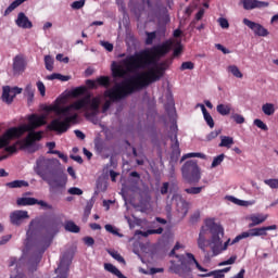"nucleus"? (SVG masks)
<instances>
[{"label": "nucleus", "mask_w": 278, "mask_h": 278, "mask_svg": "<svg viewBox=\"0 0 278 278\" xmlns=\"http://www.w3.org/2000/svg\"><path fill=\"white\" fill-rule=\"evenodd\" d=\"M174 49V55L181 53V41L178 39L168 40L161 46H155L150 50H144L134 55H128L119 63L113 62L111 71L114 79H123L122 83H115L112 89H108L102 98H90L77 100L67 106H49L48 112H54L55 118L49 124V128L58 134L68 131L71 123L77 121L79 110L85 112L87 118L94 125L99 123V106L102 104V114L110 110L112 102L124 99L131 94L138 88L150 86L154 81H160L164 77V64H160V58L166 55L170 49Z\"/></svg>", "instance_id": "f257e3e1"}, {"label": "nucleus", "mask_w": 278, "mask_h": 278, "mask_svg": "<svg viewBox=\"0 0 278 278\" xmlns=\"http://www.w3.org/2000/svg\"><path fill=\"white\" fill-rule=\"evenodd\" d=\"M47 125V115H30L28 117V125L24 124L18 127H11L14 129L15 135L11 137L5 146H0V149H4L7 153H16L18 144H21L24 151L28 153H36L38 151V144L36 140L42 138V132H36L34 129Z\"/></svg>", "instance_id": "f03ea898"}, {"label": "nucleus", "mask_w": 278, "mask_h": 278, "mask_svg": "<svg viewBox=\"0 0 278 278\" xmlns=\"http://www.w3.org/2000/svg\"><path fill=\"white\" fill-rule=\"evenodd\" d=\"M223 238H225L223 226L216 224L214 219H206L205 225L202 226L199 233L198 248L206 257H210L207 247H210L213 256L220 255L223 251H227V247H229V243L231 242L230 239L223 242Z\"/></svg>", "instance_id": "7ed1b4c3"}, {"label": "nucleus", "mask_w": 278, "mask_h": 278, "mask_svg": "<svg viewBox=\"0 0 278 278\" xmlns=\"http://www.w3.org/2000/svg\"><path fill=\"white\" fill-rule=\"evenodd\" d=\"M267 219H268L267 214L256 213V214L250 215L249 217V220H251V223L249 224L250 229L238 235L231 241L230 244H236L240 242V240H244L247 238H264L268 236V231L277 230V225L257 227V225H262L263 223H266ZM253 227H256V228H253Z\"/></svg>", "instance_id": "20e7f679"}, {"label": "nucleus", "mask_w": 278, "mask_h": 278, "mask_svg": "<svg viewBox=\"0 0 278 278\" xmlns=\"http://www.w3.org/2000/svg\"><path fill=\"white\" fill-rule=\"evenodd\" d=\"M176 260L177 261H172V265L169 266L170 273H175V275L188 277L192 268H198L200 273H207V269L203 268L191 253L176 255Z\"/></svg>", "instance_id": "39448f33"}, {"label": "nucleus", "mask_w": 278, "mask_h": 278, "mask_svg": "<svg viewBox=\"0 0 278 278\" xmlns=\"http://www.w3.org/2000/svg\"><path fill=\"white\" fill-rule=\"evenodd\" d=\"M55 233H58V224L53 222L46 224L41 228L40 233L35 240V249L38 251V256L35 261L36 264L40 262L41 253H45V251H47V249H49V247L51 245Z\"/></svg>", "instance_id": "423d86ee"}, {"label": "nucleus", "mask_w": 278, "mask_h": 278, "mask_svg": "<svg viewBox=\"0 0 278 278\" xmlns=\"http://www.w3.org/2000/svg\"><path fill=\"white\" fill-rule=\"evenodd\" d=\"M173 205L178 218H186L188 211L190 210V203H188L181 194L174 193L173 197H167L165 210L168 216H170V213L173 212Z\"/></svg>", "instance_id": "0eeeda50"}, {"label": "nucleus", "mask_w": 278, "mask_h": 278, "mask_svg": "<svg viewBox=\"0 0 278 278\" xmlns=\"http://www.w3.org/2000/svg\"><path fill=\"white\" fill-rule=\"evenodd\" d=\"M181 173L182 179L191 186L201 181V168L194 160L187 161L181 167Z\"/></svg>", "instance_id": "6e6552de"}, {"label": "nucleus", "mask_w": 278, "mask_h": 278, "mask_svg": "<svg viewBox=\"0 0 278 278\" xmlns=\"http://www.w3.org/2000/svg\"><path fill=\"white\" fill-rule=\"evenodd\" d=\"M53 170H55V168L53 167V160L47 159L45 156H40L39 159H37L36 164L34 166V172L41 179Z\"/></svg>", "instance_id": "1a4fd4ad"}, {"label": "nucleus", "mask_w": 278, "mask_h": 278, "mask_svg": "<svg viewBox=\"0 0 278 278\" xmlns=\"http://www.w3.org/2000/svg\"><path fill=\"white\" fill-rule=\"evenodd\" d=\"M42 180L47 181L50 188H64V186H66V178L55 169H52V172L48 173L47 176L42 178Z\"/></svg>", "instance_id": "9d476101"}, {"label": "nucleus", "mask_w": 278, "mask_h": 278, "mask_svg": "<svg viewBox=\"0 0 278 278\" xmlns=\"http://www.w3.org/2000/svg\"><path fill=\"white\" fill-rule=\"evenodd\" d=\"M21 92H23L22 88H11L10 86H5L2 91V101H4V103H12V101H14V97H16V94H21Z\"/></svg>", "instance_id": "9b49d317"}, {"label": "nucleus", "mask_w": 278, "mask_h": 278, "mask_svg": "<svg viewBox=\"0 0 278 278\" xmlns=\"http://www.w3.org/2000/svg\"><path fill=\"white\" fill-rule=\"evenodd\" d=\"M170 131H172V136H170V141H172V154L173 157H179V155L181 154V150H179V140H177V124H173L170 126Z\"/></svg>", "instance_id": "f8f14e48"}, {"label": "nucleus", "mask_w": 278, "mask_h": 278, "mask_svg": "<svg viewBox=\"0 0 278 278\" xmlns=\"http://www.w3.org/2000/svg\"><path fill=\"white\" fill-rule=\"evenodd\" d=\"M243 24L247 25L256 36H268V30L258 23L252 22L249 18H243Z\"/></svg>", "instance_id": "ddd939ff"}, {"label": "nucleus", "mask_w": 278, "mask_h": 278, "mask_svg": "<svg viewBox=\"0 0 278 278\" xmlns=\"http://www.w3.org/2000/svg\"><path fill=\"white\" fill-rule=\"evenodd\" d=\"M29 218V213L27 211H14L10 214V220L12 225L18 227L23 224V220Z\"/></svg>", "instance_id": "4468645a"}, {"label": "nucleus", "mask_w": 278, "mask_h": 278, "mask_svg": "<svg viewBox=\"0 0 278 278\" xmlns=\"http://www.w3.org/2000/svg\"><path fill=\"white\" fill-rule=\"evenodd\" d=\"M15 24L17 25V27H21V29H31V27H34V24L31 23V21H29V17H27V15H25V13L23 12H20L17 14Z\"/></svg>", "instance_id": "2eb2a0df"}, {"label": "nucleus", "mask_w": 278, "mask_h": 278, "mask_svg": "<svg viewBox=\"0 0 278 278\" xmlns=\"http://www.w3.org/2000/svg\"><path fill=\"white\" fill-rule=\"evenodd\" d=\"M244 10H255V8H268V2L257 0H240Z\"/></svg>", "instance_id": "dca6fc26"}, {"label": "nucleus", "mask_w": 278, "mask_h": 278, "mask_svg": "<svg viewBox=\"0 0 278 278\" xmlns=\"http://www.w3.org/2000/svg\"><path fill=\"white\" fill-rule=\"evenodd\" d=\"M13 71L15 74L25 71V58L23 55L18 54L13 59Z\"/></svg>", "instance_id": "f3484780"}, {"label": "nucleus", "mask_w": 278, "mask_h": 278, "mask_svg": "<svg viewBox=\"0 0 278 278\" xmlns=\"http://www.w3.org/2000/svg\"><path fill=\"white\" fill-rule=\"evenodd\" d=\"M13 136H16L15 128L8 129L2 136H0V147H5V144L10 142V138H13Z\"/></svg>", "instance_id": "a211bd4d"}, {"label": "nucleus", "mask_w": 278, "mask_h": 278, "mask_svg": "<svg viewBox=\"0 0 278 278\" xmlns=\"http://www.w3.org/2000/svg\"><path fill=\"white\" fill-rule=\"evenodd\" d=\"M216 110L218 114H220V116H229V114H231V104H218L216 106Z\"/></svg>", "instance_id": "6ab92c4d"}, {"label": "nucleus", "mask_w": 278, "mask_h": 278, "mask_svg": "<svg viewBox=\"0 0 278 278\" xmlns=\"http://www.w3.org/2000/svg\"><path fill=\"white\" fill-rule=\"evenodd\" d=\"M17 205L25 206V205H36L38 200L35 198H18L16 201Z\"/></svg>", "instance_id": "aec40b11"}, {"label": "nucleus", "mask_w": 278, "mask_h": 278, "mask_svg": "<svg viewBox=\"0 0 278 278\" xmlns=\"http://www.w3.org/2000/svg\"><path fill=\"white\" fill-rule=\"evenodd\" d=\"M220 143L219 147H225L226 149H231L233 144V138L229 136H220Z\"/></svg>", "instance_id": "412c9836"}, {"label": "nucleus", "mask_w": 278, "mask_h": 278, "mask_svg": "<svg viewBox=\"0 0 278 278\" xmlns=\"http://www.w3.org/2000/svg\"><path fill=\"white\" fill-rule=\"evenodd\" d=\"M8 188H27L29 182L25 180H14L7 184Z\"/></svg>", "instance_id": "4be33fe9"}, {"label": "nucleus", "mask_w": 278, "mask_h": 278, "mask_svg": "<svg viewBox=\"0 0 278 278\" xmlns=\"http://www.w3.org/2000/svg\"><path fill=\"white\" fill-rule=\"evenodd\" d=\"M46 79H48V81H53V79H59V81H68V79H71V76H64L62 74L54 73L48 75Z\"/></svg>", "instance_id": "5701e85b"}, {"label": "nucleus", "mask_w": 278, "mask_h": 278, "mask_svg": "<svg viewBox=\"0 0 278 278\" xmlns=\"http://www.w3.org/2000/svg\"><path fill=\"white\" fill-rule=\"evenodd\" d=\"M164 232V228L159 227L157 229H150L148 231H137L140 236L143 238H147L148 236H153V233L162 235Z\"/></svg>", "instance_id": "b1692460"}, {"label": "nucleus", "mask_w": 278, "mask_h": 278, "mask_svg": "<svg viewBox=\"0 0 278 278\" xmlns=\"http://www.w3.org/2000/svg\"><path fill=\"white\" fill-rule=\"evenodd\" d=\"M25 1H27V0L13 1L4 11V14H10L11 12H14V10H16V8H18V5H23V3H25Z\"/></svg>", "instance_id": "393cba45"}, {"label": "nucleus", "mask_w": 278, "mask_h": 278, "mask_svg": "<svg viewBox=\"0 0 278 278\" xmlns=\"http://www.w3.org/2000/svg\"><path fill=\"white\" fill-rule=\"evenodd\" d=\"M228 201H231V203H235V205H241L242 207H247L248 205H252L253 203L249 202V201H243L240 199H237L233 195H229L228 197Z\"/></svg>", "instance_id": "a878e982"}, {"label": "nucleus", "mask_w": 278, "mask_h": 278, "mask_svg": "<svg viewBox=\"0 0 278 278\" xmlns=\"http://www.w3.org/2000/svg\"><path fill=\"white\" fill-rule=\"evenodd\" d=\"M262 110L266 116H273L275 114V104L273 103H265L262 106Z\"/></svg>", "instance_id": "bb28decb"}, {"label": "nucleus", "mask_w": 278, "mask_h": 278, "mask_svg": "<svg viewBox=\"0 0 278 278\" xmlns=\"http://www.w3.org/2000/svg\"><path fill=\"white\" fill-rule=\"evenodd\" d=\"M228 73H231V75H233V77H237L238 79H242L243 75L242 72H240V68H238V66L236 65H230L227 68Z\"/></svg>", "instance_id": "cd10ccee"}, {"label": "nucleus", "mask_w": 278, "mask_h": 278, "mask_svg": "<svg viewBox=\"0 0 278 278\" xmlns=\"http://www.w3.org/2000/svg\"><path fill=\"white\" fill-rule=\"evenodd\" d=\"M55 60L53 59V56L51 55H46L45 56V66L47 68V71H53V64H54Z\"/></svg>", "instance_id": "c85d7f7f"}, {"label": "nucleus", "mask_w": 278, "mask_h": 278, "mask_svg": "<svg viewBox=\"0 0 278 278\" xmlns=\"http://www.w3.org/2000/svg\"><path fill=\"white\" fill-rule=\"evenodd\" d=\"M200 277H214V278H223L225 277V274H223V271L219 270H214L211 273H206V274H200Z\"/></svg>", "instance_id": "c756f323"}, {"label": "nucleus", "mask_w": 278, "mask_h": 278, "mask_svg": "<svg viewBox=\"0 0 278 278\" xmlns=\"http://www.w3.org/2000/svg\"><path fill=\"white\" fill-rule=\"evenodd\" d=\"M65 229L66 231H71L72 233H79V227L76 226V224L73 222H67L65 224Z\"/></svg>", "instance_id": "7c9ffc66"}, {"label": "nucleus", "mask_w": 278, "mask_h": 278, "mask_svg": "<svg viewBox=\"0 0 278 278\" xmlns=\"http://www.w3.org/2000/svg\"><path fill=\"white\" fill-rule=\"evenodd\" d=\"M104 229L106 231H109V233H113V236H118V238H123V233L118 232V230L116 229V227L110 225V224H106L104 226Z\"/></svg>", "instance_id": "2f4dec72"}, {"label": "nucleus", "mask_w": 278, "mask_h": 278, "mask_svg": "<svg viewBox=\"0 0 278 278\" xmlns=\"http://www.w3.org/2000/svg\"><path fill=\"white\" fill-rule=\"evenodd\" d=\"M109 254L111 255V257H113V260H116V262H119V264H125V258H123L121 253L112 250V251H109Z\"/></svg>", "instance_id": "473e14b6"}, {"label": "nucleus", "mask_w": 278, "mask_h": 278, "mask_svg": "<svg viewBox=\"0 0 278 278\" xmlns=\"http://www.w3.org/2000/svg\"><path fill=\"white\" fill-rule=\"evenodd\" d=\"M165 110L168 116H175V102H173V100H169V102L165 105Z\"/></svg>", "instance_id": "72a5a7b5"}, {"label": "nucleus", "mask_w": 278, "mask_h": 278, "mask_svg": "<svg viewBox=\"0 0 278 278\" xmlns=\"http://www.w3.org/2000/svg\"><path fill=\"white\" fill-rule=\"evenodd\" d=\"M224 160H225V154H219L218 156L214 157L211 168H216V166H220Z\"/></svg>", "instance_id": "f704fd0d"}, {"label": "nucleus", "mask_w": 278, "mask_h": 278, "mask_svg": "<svg viewBox=\"0 0 278 278\" xmlns=\"http://www.w3.org/2000/svg\"><path fill=\"white\" fill-rule=\"evenodd\" d=\"M146 35H147L146 45H153V40L157 38V31L146 33Z\"/></svg>", "instance_id": "c9c22d12"}, {"label": "nucleus", "mask_w": 278, "mask_h": 278, "mask_svg": "<svg viewBox=\"0 0 278 278\" xmlns=\"http://www.w3.org/2000/svg\"><path fill=\"white\" fill-rule=\"evenodd\" d=\"M203 190V187H190L185 189V192H187V194H201Z\"/></svg>", "instance_id": "e433bc0d"}, {"label": "nucleus", "mask_w": 278, "mask_h": 278, "mask_svg": "<svg viewBox=\"0 0 278 278\" xmlns=\"http://www.w3.org/2000/svg\"><path fill=\"white\" fill-rule=\"evenodd\" d=\"M24 93L26 97H28V101H31L34 99V86L31 84H28L24 90Z\"/></svg>", "instance_id": "4c0bfd02"}, {"label": "nucleus", "mask_w": 278, "mask_h": 278, "mask_svg": "<svg viewBox=\"0 0 278 278\" xmlns=\"http://www.w3.org/2000/svg\"><path fill=\"white\" fill-rule=\"evenodd\" d=\"M204 116V121L206 123V125H208V127L214 128V118L212 117V115L210 114V112L206 111V113H203Z\"/></svg>", "instance_id": "58836bf2"}, {"label": "nucleus", "mask_w": 278, "mask_h": 278, "mask_svg": "<svg viewBox=\"0 0 278 278\" xmlns=\"http://www.w3.org/2000/svg\"><path fill=\"white\" fill-rule=\"evenodd\" d=\"M188 157H200L201 160H205V154H203V153H187L182 156L181 162H184V160H188Z\"/></svg>", "instance_id": "ea45409f"}, {"label": "nucleus", "mask_w": 278, "mask_h": 278, "mask_svg": "<svg viewBox=\"0 0 278 278\" xmlns=\"http://www.w3.org/2000/svg\"><path fill=\"white\" fill-rule=\"evenodd\" d=\"M84 5H86V0H78V1H74L71 4V8L73 10H81V8H84Z\"/></svg>", "instance_id": "a19ab883"}, {"label": "nucleus", "mask_w": 278, "mask_h": 278, "mask_svg": "<svg viewBox=\"0 0 278 278\" xmlns=\"http://www.w3.org/2000/svg\"><path fill=\"white\" fill-rule=\"evenodd\" d=\"M68 194H74L77 197H81V194H84V191L77 187H72L67 190Z\"/></svg>", "instance_id": "79ce46f5"}, {"label": "nucleus", "mask_w": 278, "mask_h": 278, "mask_svg": "<svg viewBox=\"0 0 278 278\" xmlns=\"http://www.w3.org/2000/svg\"><path fill=\"white\" fill-rule=\"evenodd\" d=\"M264 184H266V186H269V188L278 189V179H266L264 180Z\"/></svg>", "instance_id": "37998d69"}, {"label": "nucleus", "mask_w": 278, "mask_h": 278, "mask_svg": "<svg viewBox=\"0 0 278 278\" xmlns=\"http://www.w3.org/2000/svg\"><path fill=\"white\" fill-rule=\"evenodd\" d=\"M98 84H100V86H104L105 88L110 87V78L105 77V76H101L100 78H98Z\"/></svg>", "instance_id": "c03bdc74"}, {"label": "nucleus", "mask_w": 278, "mask_h": 278, "mask_svg": "<svg viewBox=\"0 0 278 278\" xmlns=\"http://www.w3.org/2000/svg\"><path fill=\"white\" fill-rule=\"evenodd\" d=\"M254 125L263 131H268V126L262 122V119H254Z\"/></svg>", "instance_id": "a18cd8bd"}, {"label": "nucleus", "mask_w": 278, "mask_h": 278, "mask_svg": "<svg viewBox=\"0 0 278 278\" xmlns=\"http://www.w3.org/2000/svg\"><path fill=\"white\" fill-rule=\"evenodd\" d=\"M217 22L219 23L222 29H229V21H227V18L219 17Z\"/></svg>", "instance_id": "49530a36"}, {"label": "nucleus", "mask_w": 278, "mask_h": 278, "mask_svg": "<svg viewBox=\"0 0 278 278\" xmlns=\"http://www.w3.org/2000/svg\"><path fill=\"white\" fill-rule=\"evenodd\" d=\"M194 68V63L192 62H184L180 66V71H192Z\"/></svg>", "instance_id": "de8ad7c7"}, {"label": "nucleus", "mask_w": 278, "mask_h": 278, "mask_svg": "<svg viewBox=\"0 0 278 278\" xmlns=\"http://www.w3.org/2000/svg\"><path fill=\"white\" fill-rule=\"evenodd\" d=\"M37 88L38 91L40 92L41 97H45L46 92H47V87H45V83L43 81H37Z\"/></svg>", "instance_id": "09e8293b"}, {"label": "nucleus", "mask_w": 278, "mask_h": 278, "mask_svg": "<svg viewBox=\"0 0 278 278\" xmlns=\"http://www.w3.org/2000/svg\"><path fill=\"white\" fill-rule=\"evenodd\" d=\"M101 47L105 48L109 52L114 51V45L110 43L109 41H100Z\"/></svg>", "instance_id": "8fccbe9b"}, {"label": "nucleus", "mask_w": 278, "mask_h": 278, "mask_svg": "<svg viewBox=\"0 0 278 278\" xmlns=\"http://www.w3.org/2000/svg\"><path fill=\"white\" fill-rule=\"evenodd\" d=\"M220 134V130H214L212 132H210L207 136H206V140L208 141H212L214 140L215 138H218V135Z\"/></svg>", "instance_id": "3c124183"}, {"label": "nucleus", "mask_w": 278, "mask_h": 278, "mask_svg": "<svg viewBox=\"0 0 278 278\" xmlns=\"http://www.w3.org/2000/svg\"><path fill=\"white\" fill-rule=\"evenodd\" d=\"M232 119L238 124V125H242V123H244V116L240 115V114H233L232 115Z\"/></svg>", "instance_id": "603ef678"}, {"label": "nucleus", "mask_w": 278, "mask_h": 278, "mask_svg": "<svg viewBox=\"0 0 278 278\" xmlns=\"http://www.w3.org/2000/svg\"><path fill=\"white\" fill-rule=\"evenodd\" d=\"M236 260H237L236 256H231L229 260L219 263V266H229L231 264H235Z\"/></svg>", "instance_id": "864d4df0"}, {"label": "nucleus", "mask_w": 278, "mask_h": 278, "mask_svg": "<svg viewBox=\"0 0 278 278\" xmlns=\"http://www.w3.org/2000/svg\"><path fill=\"white\" fill-rule=\"evenodd\" d=\"M56 60L58 62H64V64H68L70 62L68 56H64L62 53L56 54Z\"/></svg>", "instance_id": "5fc2aeb1"}, {"label": "nucleus", "mask_w": 278, "mask_h": 278, "mask_svg": "<svg viewBox=\"0 0 278 278\" xmlns=\"http://www.w3.org/2000/svg\"><path fill=\"white\" fill-rule=\"evenodd\" d=\"M215 47H216V49H218V51H222L225 55L231 53V51H229V49L225 48L220 43L215 45Z\"/></svg>", "instance_id": "6e6d98bb"}, {"label": "nucleus", "mask_w": 278, "mask_h": 278, "mask_svg": "<svg viewBox=\"0 0 278 278\" xmlns=\"http://www.w3.org/2000/svg\"><path fill=\"white\" fill-rule=\"evenodd\" d=\"M199 218H201V213L199 211H195L192 215H191V223H198Z\"/></svg>", "instance_id": "4d7b16f0"}, {"label": "nucleus", "mask_w": 278, "mask_h": 278, "mask_svg": "<svg viewBox=\"0 0 278 278\" xmlns=\"http://www.w3.org/2000/svg\"><path fill=\"white\" fill-rule=\"evenodd\" d=\"M36 205H40L41 207H45L46 210H51V205L42 200L36 202Z\"/></svg>", "instance_id": "13d9d810"}, {"label": "nucleus", "mask_w": 278, "mask_h": 278, "mask_svg": "<svg viewBox=\"0 0 278 278\" xmlns=\"http://www.w3.org/2000/svg\"><path fill=\"white\" fill-rule=\"evenodd\" d=\"M168 188H169V184L164 182L163 186L161 187V194H168Z\"/></svg>", "instance_id": "bf43d9fd"}, {"label": "nucleus", "mask_w": 278, "mask_h": 278, "mask_svg": "<svg viewBox=\"0 0 278 278\" xmlns=\"http://www.w3.org/2000/svg\"><path fill=\"white\" fill-rule=\"evenodd\" d=\"M84 240L87 247H92V244H94V239L92 237H86Z\"/></svg>", "instance_id": "052dcab7"}, {"label": "nucleus", "mask_w": 278, "mask_h": 278, "mask_svg": "<svg viewBox=\"0 0 278 278\" xmlns=\"http://www.w3.org/2000/svg\"><path fill=\"white\" fill-rule=\"evenodd\" d=\"M11 238H12L11 235H7V236L2 237V239L0 240V244H7L8 242H10Z\"/></svg>", "instance_id": "680f3d73"}, {"label": "nucleus", "mask_w": 278, "mask_h": 278, "mask_svg": "<svg viewBox=\"0 0 278 278\" xmlns=\"http://www.w3.org/2000/svg\"><path fill=\"white\" fill-rule=\"evenodd\" d=\"M74 134L79 140H84L86 138V135H84L81 130H75Z\"/></svg>", "instance_id": "e2e57ef3"}, {"label": "nucleus", "mask_w": 278, "mask_h": 278, "mask_svg": "<svg viewBox=\"0 0 278 278\" xmlns=\"http://www.w3.org/2000/svg\"><path fill=\"white\" fill-rule=\"evenodd\" d=\"M90 212H92V204L88 203L85 208L86 216H90Z\"/></svg>", "instance_id": "0e129e2a"}, {"label": "nucleus", "mask_w": 278, "mask_h": 278, "mask_svg": "<svg viewBox=\"0 0 278 278\" xmlns=\"http://www.w3.org/2000/svg\"><path fill=\"white\" fill-rule=\"evenodd\" d=\"M203 14H205V10L201 9L197 15H195V20L197 21H201L203 18Z\"/></svg>", "instance_id": "69168bd1"}, {"label": "nucleus", "mask_w": 278, "mask_h": 278, "mask_svg": "<svg viewBox=\"0 0 278 278\" xmlns=\"http://www.w3.org/2000/svg\"><path fill=\"white\" fill-rule=\"evenodd\" d=\"M88 88H97V81L94 80H87Z\"/></svg>", "instance_id": "338daca9"}, {"label": "nucleus", "mask_w": 278, "mask_h": 278, "mask_svg": "<svg viewBox=\"0 0 278 278\" xmlns=\"http://www.w3.org/2000/svg\"><path fill=\"white\" fill-rule=\"evenodd\" d=\"M233 278H244V269H241L238 275H236Z\"/></svg>", "instance_id": "774afa93"}]
</instances>
